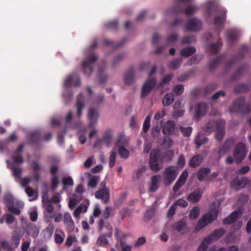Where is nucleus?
<instances>
[{
  "label": "nucleus",
  "instance_id": "56",
  "mask_svg": "<svg viewBox=\"0 0 251 251\" xmlns=\"http://www.w3.org/2000/svg\"><path fill=\"white\" fill-rule=\"evenodd\" d=\"M116 152L115 151L112 150L109 156V166L110 168H112L114 166L116 161Z\"/></svg>",
  "mask_w": 251,
  "mask_h": 251
},
{
  "label": "nucleus",
  "instance_id": "53",
  "mask_svg": "<svg viewBox=\"0 0 251 251\" xmlns=\"http://www.w3.org/2000/svg\"><path fill=\"white\" fill-rule=\"evenodd\" d=\"M10 168L12 170L13 175L16 178H21V174L22 173V170L20 167L12 166L10 167Z\"/></svg>",
  "mask_w": 251,
  "mask_h": 251
},
{
  "label": "nucleus",
  "instance_id": "14",
  "mask_svg": "<svg viewBox=\"0 0 251 251\" xmlns=\"http://www.w3.org/2000/svg\"><path fill=\"white\" fill-rule=\"evenodd\" d=\"M218 15L214 18V25L216 26L217 29L220 30L224 27L225 21L226 19V11L224 9L218 10Z\"/></svg>",
  "mask_w": 251,
  "mask_h": 251
},
{
  "label": "nucleus",
  "instance_id": "42",
  "mask_svg": "<svg viewBox=\"0 0 251 251\" xmlns=\"http://www.w3.org/2000/svg\"><path fill=\"white\" fill-rule=\"evenodd\" d=\"M22 235L17 231H14L12 236V240L14 243L13 246L15 248L18 247L20 242Z\"/></svg>",
  "mask_w": 251,
  "mask_h": 251
},
{
  "label": "nucleus",
  "instance_id": "23",
  "mask_svg": "<svg viewBox=\"0 0 251 251\" xmlns=\"http://www.w3.org/2000/svg\"><path fill=\"white\" fill-rule=\"evenodd\" d=\"M202 194V193L201 190L197 189L192 193L189 194L187 197V199L191 202L196 203L201 199Z\"/></svg>",
  "mask_w": 251,
  "mask_h": 251
},
{
  "label": "nucleus",
  "instance_id": "20",
  "mask_svg": "<svg viewBox=\"0 0 251 251\" xmlns=\"http://www.w3.org/2000/svg\"><path fill=\"white\" fill-rule=\"evenodd\" d=\"M234 140L233 139H228L226 140L224 144L221 146L218 151V154L222 156L225 155L229 150L230 148L233 145Z\"/></svg>",
  "mask_w": 251,
  "mask_h": 251
},
{
  "label": "nucleus",
  "instance_id": "33",
  "mask_svg": "<svg viewBox=\"0 0 251 251\" xmlns=\"http://www.w3.org/2000/svg\"><path fill=\"white\" fill-rule=\"evenodd\" d=\"M160 176L159 175H155L152 176L151 179V184L150 186V191L152 192H155L158 189V182L159 181Z\"/></svg>",
  "mask_w": 251,
  "mask_h": 251
},
{
  "label": "nucleus",
  "instance_id": "38",
  "mask_svg": "<svg viewBox=\"0 0 251 251\" xmlns=\"http://www.w3.org/2000/svg\"><path fill=\"white\" fill-rule=\"evenodd\" d=\"M54 230V226L52 224H50L47 228L42 231V233L43 234L45 238L49 239L52 235Z\"/></svg>",
  "mask_w": 251,
  "mask_h": 251
},
{
  "label": "nucleus",
  "instance_id": "3",
  "mask_svg": "<svg viewBox=\"0 0 251 251\" xmlns=\"http://www.w3.org/2000/svg\"><path fill=\"white\" fill-rule=\"evenodd\" d=\"M97 60L98 56L95 53L87 54L81 65L82 71L85 75H90L92 74L94 66Z\"/></svg>",
  "mask_w": 251,
  "mask_h": 251
},
{
  "label": "nucleus",
  "instance_id": "12",
  "mask_svg": "<svg viewBox=\"0 0 251 251\" xmlns=\"http://www.w3.org/2000/svg\"><path fill=\"white\" fill-rule=\"evenodd\" d=\"M156 82L155 78H148L142 86L141 97L143 98L147 96L154 87Z\"/></svg>",
  "mask_w": 251,
  "mask_h": 251
},
{
  "label": "nucleus",
  "instance_id": "19",
  "mask_svg": "<svg viewBox=\"0 0 251 251\" xmlns=\"http://www.w3.org/2000/svg\"><path fill=\"white\" fill-rule=\"evenodd\" d=\"M63 221L68 231H73L74 230L75 223L69 213L66 212L64 214Z\"/></svg>",
  "mask_w": 251,
  "mask_h": 251
},
{
  "label": "nucleus",
  "instance_id": "24",
  "mask_svg": "<svg viewBox=\"0 0 251 251\" xmlns=\"http://www.w3.org/2000/svg\"><path fill=\"white\" fill-rule=\"evenodd\" d=\"M241 214L242 212L240 210L234 211L229 216L224 220V224L229 225L232 223L237 219Z\"/></svg>",
  "mask_w": 251,
  "mask_h": 251
},
{
  "label": "nucleus",
  "instance_id": "46",
  "mask_svg": "<svg viewBox=\"0 0 251 251\" xmlns=\"http://www.w3.org/2000/svg\"><path fill=\"white\" fill-rule=\"evenodd\" d=\"M112 138V132L108 130L106 131L104 136H103L102 139V142H104L106 146H108L110 145Z\"/></svg>",
  "mask_w": 251,
  "mask_h": 251
},
{
  "label": "nucleus",
  "instance_id": "48",
  "mask_svg": "<svg viewBox=\"0 0 251 251\" xmlns=\"http://www.w3.org/2000/svg\"><path fill=\"white\" fill-rule=\"evenodd\" d=\"M222 47V44L220 41H218L216 43L210 44L209 47L212 53L215 54L220 50Z\"/></svg>",
  "mask_w": 251,
  "mask_h": 251
},
{
  "label": "nucleus",
  "instance_id": "10",
  "mask_svg": "<svg viewBox=\"0 0 251 251\" xmlns=\"http://www.w3.org/2000/svg\"><path fill=\"white\" fill-rule=\"evenodd\" d=\"M100 186L101 188L96 192L95 197L97 199H101L104 202H107L109 198V191L106 188V184L104 182L102 181Z\"/></svg>",
  "mask_w": 251,
  "mask_h": 251
},
{
  "label": "nucleus",
  "instance_id": "11",
  "mask_svg": "<svg viewBox=\"0 0 251 251\" xmlns=\"http://www.w3.org/2000/svg\"><path fill=\"white\" fill-rule=\"evenodd\" d=\"M80 84V78L76 73L69 75L64 81L65 87L67 88L71 86L78 87Z\"/></svg>",
  "mask_w": 251,
  "mask_h": 251
},
{
  "label": "nucleus",
  "instance_id": "30",
  "mask_svg": "<svg viewBox=\"0 0 251 251\" xmlns=\"http://www.w3.org/2000/svg\"><path fill=\"white\" fill-rule=\"evenodd\" d=\"M84 96L80 94L77 98L76 107L77 108V114L78 118L80 117L82 114V110L84 108V104L83 103Z\"/></svg>",
  "mask_w": 251,
  "mask_h": 251
},
{
  "label": "nucleus",
  "instance_id": "9",
  "mask_svg": "<svg viewBox=\"0 0 251 251\" xmlns=\"http://www.w3.org/2000/svg\"><path fill=\"white\" fill-rule=\"evenodd\" d=\"M199 10V7L196 5H189L185 9H182L180 5L177 4L172 9V12L175 14L182 13L187 16H190L196 13Z\"/></svg>",
  "mask_w": 251,
  "mask_h": 251
},
{
  "label": "nucleus",
  "instance_id": "64",
  "mask_svg": "<svg viewBox=\"0 0 251 251\" xmlns=\"http://www.w3.org/2000/svg\"><path fill=\"white\" fill-rule=\"evenodd\" d=\"M120 246L122 251H131L132 246L127 245L124 241H121Z\"/></svg>",
  "mask_w": 251,
  "mask_h": 251
},
{
  "label": "nucleus",
  "instance_id": "51",
  "mask_svg": "<svg viewBox=\"0 0 251 251\" xmlns=\"http://www.w3.org/2000/svg\"><path fill=\"white\" fill-rule=\"evenodd\" d=\"M4 202L8 207L9 205H14V198L13 196L7 193L4 197Z\"/></svg>",
  "mask_w": 251,
  "mask_h": 251
},
{
  "label": "nucleus",
  "instance_id": "31",
  "mask_svg": "<svg viewBox=\"0 0 251 251\" xmlns=\"http://www.w3.org/2000/svg\"><path fill=\"white\" fill-rule=\"evenodd\" d=\"M174 155V152L172 150H168L164 152H160L159 151V158L162 161L171 160Z\"/></svg>",
  "mask_w": 251,
  "mask_h": 251
},
{
  "label": "nucleus",
  "instance_id": "61",
  "mask_svg": "<svg viewBox=\"0 0 251 251\" xmlns=\"http://www.w3.org/2000/svg\"><path fill=\"white\" fill-rule=\"evenodd\" d=\"M196 40L195 37L192 36H187L184 37L182 39V44H190L195 42Z\"/></svg>",
  "mask_w": 251,
  "mask_h": 251
},
{
  "label": "nucleus",
  "instance_id": "6",
  "mask_svg": "<svg viewBox=\"0 0 251 251\" xmlns=\"http://www.w3.org/2000/svg\"><path fill=\"white\" fill-rule=\"evenodd\" d=\"M207 111V106L204 102L197 103L190 109V112L193 114V118L196 120H199L203 117Z\"/></svg>",
  "mask_w": 251,
  "mask_h": 251
},
{
  "label": "nucleus",
  "instance_id": "37",
  "mask_svg": "<svg viewBox=\"0 0 251 251\" xmlns=\"http://www.w3.org/2000/svg\"><path fill=\"white\" fill-rule=\"evenodd\" d=\"M224 58L225 56L223 55H222L211 60L209 64V69L210 70L215 69L224 60Z\"/></svg>",
  "mask_w": 251,
  "mask_h": 251
},
{
  "label": "nucleus",
  "instance_id": "22",
  "mask_svg": "<svg viewBox=\"0 0 251 251\" xmlns=\"http://www.w3.org/2000/svg\"><path fill=\"white\" fill-rule=\"evenodd\" d=\"M225 121L224 120H220V123L219 124V127H217L215 134V138L218 141H221L224 138L225 134Z\"/></svg>",
  "mask_w": 251,
  "mask_h": 251
},
{
  "label": "nucleus",
  "instance_id": "5",
  "mask_svg": "<svg viewBox=\"0 0 251 251\" xmlns=\"http://www.w3.org/2000/svg\"><path fill=\"white\" fill-rule=\"evenodd\" d=\"M178 175L177 167L170 166L167 167L164 172L162 176L163 181L166 185H170L176 179Z\"/></svg>",
  "mask_w": 251,
  "mask_h": 251
},
{
  "label": "nucleus",
  "instance_id": "15",
  "mask_svg": "<svg viewBox=\"0 0 251 251\" xmlns=\"http://www.w3.org/2000/svg\"><path fill=\"white\" fill-rule=\"evenodd\" d=\"M249 50V47L246 45H243L241 46L240 48V50L238 56H234L232 58L231 60L228 62H227L226 64V69H228L230 67H231L236 61L238 58H243L245 53L247 52V51Z\"/></svg>",
  "mask_w": 251,
  "mask_h": 251
},
{
  "label": "nucleus",
  "instance_id": "60",
  "mask_svg": "<svg viewBox=\"0 0 251 251\" xmlns=\"http://www.w3.org/2000/svg\"><path fill=\"white\" fill-rule=\"evenodd\" d=\"M174 205L176 207V206H179L181 207H186L188 205L187 202L183 199H179L176 201L174 203Z\"/></svg>",
  "mask_w": 251,
  "mask_h": 251
},
{
  "label": "nucleus",
  "instance_id": "43",
  "mask_svg": "<svg viewBox=\"0 0 251 251\" xmlns=\"http://www.w3.org/2000/svg\"><path fill=\"white\" fill-rule=\"evenodd\" d=\"M174 100V97L172 94H167L162 100V103L164 106H168L173 103Z\"/></svg>",
  "mask_w": 251,
  "mask_h": 251
},
{
  "label": "nucleus",
  "instance_id": "18",
  "mask_svg": "<svg viewBox=\"0 0 251 251\" xmlns=\"http://www.w3.org/2000/svg\"><path fill=\"white\" fill-rule=\"evenodd\" d=\"M98 117V110L94 108H91L88 113V118L89 120L88 127L91 128L94 127L97 122Z\"/></svg>",
  "mask_w": 251,
  "mask_h": 251
},
{
  "label": "nucleus",
  "instance_id": "36",
  "mask_svg": "<svg viewBox=\"0 0 251 251\" xmlns=\"http://www.w3.org/2000/svg\"><path fill=\"white\" fill-rule=\"evenodd\" d=\"M211 170L208 168H201L198 173V179L200 181L205 179L207 175L210 173Z\"/></svg>",
  "mask_w": 251,
  "mask_h": 251
},
{
  "label": "nucleus",
  "instance_id": "26",
  "mask_svg": "<svg viewBox=\"0 0 251 251\" xmlns=\"http://www.w3.org/2000/svg\"><path fill=\"white\" fill-rule=\"evenodd\" d=\"M175 123L172 121H168L162 128V132L165 135L172 134L175 129Z\"/></svg>",
  "mask_w": 251,
  "mask_h": 251
},
{
  "label": "nucleus",
  "instance_id": "39",
  "mask_svg": "<svg viewBox=\"0 0 251 251\" xmlns=\"http://www.w3.org/2000/svg\"><path fill=\"white\" fill-rule=\"evenodd\" d=\"M182 63V60L181 57L174 59L171 60L169 64V67L172 70L177 69Z\"/></svg>",
  "mask_w": 251,
  "mask_h": 251
},
{
  "label": "nucleus",
  "instance_id": "16",
  "mask_svg": "<svg viewBox=\"0 0 251 251\" xmlns=\"http://www.w3.org/2000/svg\"><path fill=\"white\" fill-rule=\"evenodd\" d=\"M249 182L246 177H243L241 179H234L231 182V187L235 190L244 188Z\"/></svg>",
  "mask_w": 251,
  "mask_h": 251
},
{
  "label": "nucleus",
  "instance_id": "52",
  "mask_svg": "<svg viewBox=\"0 0 251 251\" xmlns=\"http://www.w3.org/2000/svg\"><path fill=\"white\" fill-rule=\"evenodd\" d=\"M106 235H105V234L100 236L97 241V244L99 246L101 247H104L108 245V241L106 238Z\"/></svg>",
  "mask_w": 251,
  "mask_h": 251
},
{
  "label": "nucleus",
  "instance_id": "29",
  "mask_svg": "<svg viewBox=\"0 0 251 251\" xmlns=\"http://www.w3.org/2000/svg\"><path fill=\"white\" fill-rule=\"evenodd\" d=\"M203 160V156L201 154H197L194 156L189 162V166L192 168L199 166Z\"/></svg>",
  "mask_w": 251,
  "mask_h": 251
},
{
  "label": "nucleus",
  "instance_id": "41",
  "mask_svg": "<svg viewBox=\"0 0 251 251\" xmlns=\"http://www.w3.org/2000/svg\"><path fill=\"white\" fill-rule=\"evenodd\" d=\"M250 85L247 84H240L235 86L234 92L235 93H244L250 89Z\"/></svg>",
  "mask_w": 251,
  "mask_h": 251
},
{
  "label": "nucleus",
  "instance_id": "4",
  "mask_svg": "<svg viewBox=\"0 0 251 251\" xmlns=\"http://www.w3.org/2000/svg\"><path fill=\"white\" fill-rule=\"evenodd\" d=\"M251 111V105L245 104V99L241 97L236 100L230 108L231 113H240L246 114Z\"/></svg>",
  "mask_w": 251,
  "mask_h": 251
},
{
  "label": "nucleus",
  "instance_id": "49",
  "mask_svg": "<svg viewBox=\"0 0 251 251\" xmlns=\"http://www.w3.org/2000/svg\"><path fill=\"white\" fill-rule=\"evenodd\" d=\"M246 65H243L241 66L231 76L232 80H235L238 78H239L243 74V73L245 69H246Z\"/></svg>",
  "mask_w": 251,
  "mask_h": 251
},
{
  "label": "nucleus",
  "instance_id": "57",
  "mask_svg": "<svg viewBox=\"0 0 251 251\" xmlns=\"http://www.w3.org/2000/svg\"><path fill=\"white\" fill-rule=\"evenodd\" d=\"M0 244L5 251H12L13 250L12 246L6 240L1 241Z\"/></svg>",
  "mask_w": 251,
  "mask_h": 251
},
{
  "label": "nucleus",
  "instance_id": "34",
  "mask_svg": "<svg viewBox=\"0 0 251 251\" xmlns=\"http://www.w3.org/2000/svg\"><path fill=\"white\" fill-rule=\"evenodd\" d=\"M196 51V49L193 47H187L183 48L180 50V55L183 57H189L194 54Z\"/></svg>",
  "mask_w": 251,
  "mask_h": 251
},
{
  "label": "nucleus",
  "instance_id": "27",
  "mask_svg": "<svg viewBox=\"0 0 251 251\" xmlns=\"http://www.w3.org/2000/svg\"><path fill=\"white\" fill-rule=\"evenodd\" d=\"M41 140V133L39 131H34L30 133L28 139V142L30 144H36Z\"/></svg>",
  "mask_w": 251,
  "mask_h": 251
},
{
  "label": "nucleus",
  "instance_id": "50",
  "mask_svg": "<svg viewBox=\"0 0 251 251\" xmlns=\"http://www.w3.org/2000/svg\"><path fill=\"white\" fill-rule=\"evenodd\" d=\"M118 153L120 156L124 159L127 158L129 155V151L124 146H121L119 148Z\"/></svg>",
  "mask_w": 251,
  "mask_h": 251
},
{
  "label": "nucleus",
  "instance_id": "21",
  "mask_svg": "<svg viewBox=\"0 0 251 251\" xmlns=\"http://www.w3.org/2000/svg\"><path fill=\"white\" fill-rule=\"evenodd\" d=\"M26 232L32 237L36 238L38 236L40 232V229L36 225L32 223H29L26 226Z\"/></svg>",
  "mask_w": 251,
  "mask_h": 251
},
{
  "label": "nucleus",
  "instance_id": "45",
  "mask_svg": "<svg viewBox=\"0 0 251 251\" xmlns=\"http://www.w3.org/2000/svg\"><path fill=\"white\" fill-rule=\"evenodd\" d=\"M207 141V138L199 133L196 138L195 142L197 148L199 149L202 144H205Z\"/></svg>",
  "mask_w": 251,
  "mask_h": 251
},
{
  "label": "nucleus",
  "instance_id": "58",
  "mask_svg": "<svg viewBox=\"0 0 251 251\" xmlns=\"http://www.w3.org/2000/svg\"><path fill=\"white\" fill-rule=\"evenodd\" d=\"M180 130L184 136L189 137L192 133V128L191 127H183L180 126Z\"/></svg>",
  "mask_w": 251,
  "mask_h": 251
},
{
  "label": "nucleus",
  "instance_id": "59",
  "mask_svg": "<svg viewBox=\"0 0 251 251\" xmlns=\"http://www.w3.org/2000/svg\"><path fill=\"white\" fill-rule=\"evenodd\" d=\"M173 90L177 95H180L183 92L184 87L181 84H177L174 87Z\"/></svg>",
  "mask_w": 251,
  "mask_h": 251
},
{
  "label": "nucleus",
  "instance_id": "13",
  "mask_svg": "<svg viewBox=\"0 0 251 251\" xmlns=\"http://www.w3.org/2000/svg\"><path fill=\"white\" fill-rule=\"evenodd\" d=\"M201 21L196 18L189 19L186 25V29L189 31H198L201 28Z\"/></svg>",
  "mask_w": 251,
  "mask_h": 251
},
{
  "label": "nucleus",
  "instance_id": "2",
  "mask_svg": "<svg viewBox=\"0 0 251 251\" xmlns=\"http://www.w3.org/2000/svg\"><path fill=\"white\" fill-rule=\"evenodd\" d=\"M225 232L226 230L223 228H220L214 230L203 240L198 249V251H206L211 242L221 238Z\"/></svg>",
  "mask_w": 251,
  "mask_h": 251
},
{
  "label": "nucleus",
  "instance_id": "55",
  "mask_svg": "<svg viewBox=\"0 0 251 251\" xmlns=\"http://www.w3.org/2000/svg\"><path fill=\"white\" fill-rule=\"evenodd\" d=\"M62 184L63 188L65 189L67 186H73L74 185V181L72 178L70 176L64 177L62 179Z\"/></svg>",
  "mask_w": 251,
  "mask_h": 251
},
{
  "label": "nucleus",
  "instance_id": "35",
  "mask_svg": "<svg viewBox=\"0 0 251 251\" xmlns=\"http://www.w3.org/2000/svg\"><path fill=\"white\" fill-rule=\"evenodd\" d=\"M31 168L35 171L33 175V178L35 181H38L40 178V175L38 172L41 170V166L37 162L33 161L31 163Z\"/></svg>",
  "mask_w": 251,
  "mask_h": 251
},
{
  "label": "nucleus",
  "instance_id": "54",
  "mask_svg": "<svg viewBox=\"0 0 251 251\" xmlns=\"http://www.w3.org/2000/svg\"><path fill=\"white\" fill-rule=\"evenodd\" d=\"M200 214V208L198 206L194 207L190 211L189 217L191 219H195Z\"/></svg>",
  "mask_w": 251,
  "mask_h": 251
},
{
  "label": "nucleus",
  "instance_id": "62",
  "mask_svg": "<svg viewBox=\"0 0 251 251\" xmlns=\"http://www.w3.org/2000/svg\"><path fill=\"white\" fill-rule=\"evenodd\" d=\"M173 75L172 74H169L165 76L162 79V81L159 84V86H161L169 82L173 77Z\"/></svg>",
  "mask_w": 251,
  "mask_h": 251
},
{
  "label": "nucleus",
  "instance_id": "17",
  "mask_svg": "<svg viewBox=\"0 0 251 251\" xmlns=\"http://www.w3.org/2000/svg\"><path fill=\"white\" fill-rule=\"evenodd\" d=\"M105 227L107 230V232L104 234L108 237H111L113 233V227L108 222H105L103 219H100L98 222V230L101 231L103 228Z\"/></svg>",
  "mask_w": 251,
  "mask_h": 251
},
{
  "label": "nucleus",
  "instance_id": "40",
  "mask_svg": "<svg viewBox=\"0 0 251 251\" xmlns=\"http://www.w3.org/2000/svg\"><path fill=\"white\" fill-rule=\"evenodd\" d=\"M227 36L230 42H233L237 39L238 32L235 29H229L227 31Z\"/></svg>",
  "mask_w": 251,
  "mask_h": 251
},
{
  "label": "nucleus",
  "instance_id": "7",
  "mask_svg": "<svg viewBox=\"0 0 251 251\" xmlns=\"http://www.w3.org/2000/svg\"><path fill=\"white\" fill-rule=\"evenodd\" d=\"M247 150L245 144L242 142L238 143L235 147L233 155L236 163H240L246 155Z\"/></svg>",
  "mask_w": 251,
  "mask_h": 251
},
{
  "label": "nucleus",
  "instance_id": "28",
  "mask_svg": "<svg viewBox=\"0 0 251 251\" xmlns=\"http://www.w3.org/2000/svg\"><path fill=\"white\" fill-rule=\"evenodd\" d=\"M220 121H209L204 126L203 129L206 132H211L216 130L219 127V124Z\"/></svg>",
  "mask_w": 251,
  "mask_h": 251
},
{
  "label": "nucleus",
  "instance_id": "44",
  "mask_svg": "<svg viewBox=\"0 0 251 251\" xmlns=\"http://www.w3.org/2000/svg\"><path fill=\"white\" fill-rule=\"evenodd\" d=\"M126 39L124 38L122 40L121 42L115 44L112 41L108 40V39H105L103 41V43L105 45L110 46L113 48H120L121 46H122V45L124 44V43L126 42Z\"/></svg>",
  "mask_w": 251,
  "mask_h": 251
},
{
  "label": "nucleus",
  "instance_id": "63",
  "mask_svg": "<svg viewBox=\"0 0 251 251\" xmlns=\"http://www.w3.org/2000/svg\"><path fill=\"white\" fill-rule=\"evenodd\" d=\"M105 26L110 29H116L118 28V22L116 20L109 22L105 24Z\"/></svg>",
  "mask_w": 251,
  "mask_h": 251
},
{
  "label": "nucleus",
  "instance_id": "1",
  "mask_svg": "<svg viewBox=\"0 0 251 251\" xmlns=\"http://www.w3.org/2000/svg\"><path fill=\"white\" fill-rule=\"evenodd\" d=\"M218 214V210L216 208L212 209L209 212L206 213L198 222L194 228V231L198 232L204 227L206 225L211 223L216 218Z\"/></svg>",
  "mask_w": 251,
  "mask_h": 251
},
{
  "label": "nucleus",
  "instance_id": "47",
  "mask_svg": "<svg viewBox=\"0 0 251 251\" xmlns=\"http://www.w3.org/2000/svg\"><path fill=\"white\" fill-rule=\"evenodd\" d=\"M88 206L84 204H80L74 211V215L75 217L79 216L80 213L87 211Z\"/></svg>",
  "mask_w": 251,
  "mask_h": 251
},
{
  "label": "nucleus",
  "instance_id": "8",
  "mask_svg": "<svg viewBox=\"0 0 251 251\" xmlns=\"http://www.w3.org/2000/svg\"><path fill=\"white\" fill-rule=\"evenodd\" d=\"M159 149H153L150 153L149 165L151 169L155 172L159 171L162 167L158 163Z\"/></svg>",
  "mask_w": 251,
  "mask_h": 251
},
{
  "label": "nucleus",
  "instance_id": "25",
  "mask_svg": "<svg viewBox=\"0 0 251 251\" xmlns=\"http://www.w3.org/2000/svg\"><path fill=\"white\" fill-rule=\"evenodd\" d=\"M134 71L133 67H130L124 75V82L126 85L131 84L134 80Z\"/></svg>",
  "mask_w": 251,
  "mask_h": 251
},
{
  "label": "nucleus",
  "instance_id": "32",
  "mask_svg": "<svg viewBox=\"0 0 251 251\" xmlns=\"http://www.w3.org/2000/svg\"><path fill=\"white\" fill-rule=\"evenodd\" d=\"M186 228V223L183 220L177 221L172 226V228L174 230H176L181 233Z\"/></svg>",
  "mask_w": 251,
  "mask_h": 251
}]
</instances>
